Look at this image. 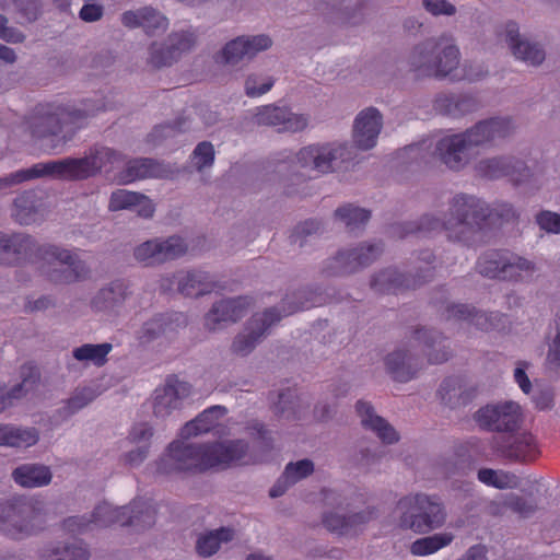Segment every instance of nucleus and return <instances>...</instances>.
I'll list each match as a JSON object with an SVG mask.
<instances>
[{"mask_svg":"<svg viewBox=\"0 0 560 560\" xmlns=\"http://www.w3.org/2000/svg\"><path fill=\"white\" fill-rule=\"evenodd\" d=\"M42 199L34 190L24 191L14 200L13 217L20 224L36 222L42 212Z\"/></svg>","mask_w":560,"mask_h":560,"instance_id":"38","label":"nucleus"},{"mask_svg":"<svg viewBox=\"0 0 560 560\" xmlns=\"http://www.w3.org/2000/svg\"><path fill=\"white\" fill-rule=\"evenodd\" d=\"M453 539L454 536L451 533L434 534L413 541L410 551L415 556H428L448 546Z\"/></svg>","mask_w":560,"mask_h":560,"instance_id":"45","label":"nucleus"},{"mask_svg":"<svg viewBox=\"0 0 560 560\" xmlns=\"http://www.w3.org/2000/svg\"><path fill=\"white\" fill-rule=\"evenodd\" d=\"M383 252L381 243L362 245L349 250L339 252L332 259L335 266L329 275L342 276L358 271L374 262Z\"/></svg>","mask_w":560,"mask_h":560,"instance_id":"18","label":"nucleus"},{"mask_svg":"<svg viewBox=\"0 0 560 560\" xmlns=\"http://www.w3.org/2000/svg\"><path fill=\"white\" fill-rule=\"evenodd\" d=\"M372 514L373 511H366L346 517L336 513H328L324 515L323 524L331 533L347 535L353 527L366 523Z\"/></svg>","mask_w":560,"mask_h":560,"instance_id":"41","label":"nucleus"},{"mask_svg":"<svg viewBox=\"0 0 560 560\" xmlns=\"http://www.w3.org/2000/svg\"><path fill=\"white\" fill-rule=\"evenodd\" d=\"M383 126L381 113L370 107L362 110L354 120L353 141L359 149L369 150L376 144Z\"/></svg>","mask_w":560,"mask_h":560,"instance_id":"25","label":"nucleus"},{"mask_svg":"<svg viewBox=\"0 0 560 560\" xmlns=\"http://www.w3.org/2000/svg\"><path fill=\"white\" fill-rule=\"evenodd\" d=\"M439 394L441 399L448 405L466 404L471 398V394L465 396L463 380L459 377L445 378L440 386Z\"/></svg>","mask_w":560,"mask_h":560,"instance_id":"47","label":"nucleus"},{"mask_svg":"<svg viewBox=\"0 0 560 560\" xmlns=\"http://www.w3.org/2000/svg\"><path fill=\"white\" fill-rule=\"evenodd\" d=\"M458 65L459 50L452 38L444 36L416 46L410 56L411 70L418 77L444 78L456 70Z\"/></svg>","mask_w":560,"mask_h":560,"instance_id":"8","label":"nucleus"},{"mask_svg":"<svg viewBox=\"0 0 560 560\" xmlns=\"http://www.w3.org/2000/svg\"><path fill=\"white\" fill-rule=\"evenodd\" d=\"M39 440L35 428L19 427L12 423H0V446L30 447Z\"/></svg>","mask_w":560,"mask_h":560,"instance_id":"35","label":"nucleus"},{"mask_svg":"<svg viewBox=\"0 0 560 560\" xmlns=\"http://www.w3.org/2000/svg\"><path fill=\"white\" fill-rule=\"evenodd\" d=\"M255 121L259 126L275 127L279 132H298L306 128L308 118L292 113L289 107L269 104L257 107Z\"/></svg>","mask_w":560,"mask_h":560,"instance_id":"17","label":"nucleus"},{"mask_svg":"<svg viewBox=\"0 0 560 560\" xmlns=\"http://www.w3.org/2000/svg\"><path fill=\"white\" fill-rule=\"evenodd\" d=\"M476 423L483 430L508 435L514 433L522 423L521 406L513 401L487 405L475 415Z\"/></svg>","mask_w":560,"mask_h":560,"instance_id":"13","label":"nucleus"},{"mask_svg":"<svg viewBox=\"0 0 560 560\" xmlns=\"http://www.w3.org/2000/svg\"><path fill=\"white\" fill-rule=\"evenodd\" d=\"M113 349L109 342L92 345L85 343L73 350V357L78 361L92 362L95 366H103L107 362V355Z\"/></svg>","mask_w":560,"mask_h":560,"instance_id":"44","label":"nucleus"},{"mask_svg":"<svg viewBox=\"0 0 560 560\" xmlns=\"http://www.w3.org/2000/svg\"><path fill=\"white\" fill-rule=\"evenodd\" d=\"M252 305L248 296L222 300L213 304L205 318V325L209 330H217L221 323H235L244 317Z\"/></svg>","mask_w":560,"mask_h":560,"instance_id":"24","label":"nucleus"},{"mask_svg":"<svg viewBox=\"0 0 560 560\" xmlns=\"http://www.w3.org/2000/svg\"><path fill=\"white\" fill-rule=\"evenodd\" d=\"M188 246L180 236L147 241L135 248V258L145 266L160 265L186 254Z\"/></svg>","mask_w":560,"mask_h":560,"instance_id":"14","label":"nucleus"},{"mask_svg":"<svg viewBox=\"0 0 560 560\" xmlns=\"http://www.w3.org/2000/svg\"><path fill=\"white\" fill-rule=\"evenodd\" d=\"M7 18L0 14V38L9 43H22L25 35L14 27L7 26Z\"/></svg>","mask_w":560,"mask_h":560,"instance_id":"61","label":"nucleus"},{"mask_svg":"<svg viewBox=\"0 0 560 560\" xmlns=\"http://www.w3.org/2000/svg\"><path fill=\"white\" fill-rule=\"evenodd\" d=\"M516 219V211L510 203L502 202L490 208L475 196L458 194L451 200L443 219L427 214L421 218L420 223H406L395 228L393 235L402 238L409 234L445 231L450 241L471 246L483 236L486 230L500 228Z\"/></svg>","mask_w":560,"mask_h":560,"instance_id":"2","label":"nucleus"},{"mask_svg":"<svg viewBox=\"0 0 560 560\" xmlns=\"http://www.w3.org/2000/svg\"><path fill=\"white\" fill-rule=\"evenodd\" d=\"M413 340L423 345V352L431 364H440L451 357L448 347L444 345L445 338L433 330L419 328L413 331Z\"/></svg>","mask_w":560,"mask_h":560,"instance_id":"32","label":"nucleus"},{"mask_svg":"<svg viewBox=\"0 0 560 560\" xmlns=\"http://www.w3.org/2000/svg\"><path fill=\"white\" fill-rule=\"evenodd\" d=\"M105 109L104 104L92 101H83L81 106L39 103L25 117L24 124L31 136L37 139L58 136L65 127L70 126L69 137L63 136V142H67L88 117Z\"/></svg>","mask_w":560,"mask_h":560,"instance_id":"6","label":"nucleus"},{"mask_svg":"<svg viewBox=\"0 0 560 560\" xmlns=\"http://www.w3.org/2000/svg\"><path fill=\"white\" fill-rule=\"evenodd\" d=\"M22 381L8 392H0V415L12 408L15 402L34 390L40 380L38 368L33 363H25L21 366Z\"/></svg>","mask_w":560,"mask_h":560,"instance_id":"29","label":"nucleus"},{"mask_svg":"<svg viewBox=\"0 0 560 560\" xmlns=\"http://www.w3.org/2000/svg\"><path fill=\"white\" fill-rule=\"evenodd\" d=\"M477 108L476 100L469 94H440L434 100V109L445 116L460 117Z\"/></svg>","mask_w":560,"mask_h":560,"instance_id":"34","label":"nucleus"},{"mask_svg":"<svg viewBox=\"0 0 560 560\" xmlns=\"http://www.w3.org/2000/svg\"><path fill=\"white\" fill-rule=\"evenodd\" d=\"M177 278L178 291L189 298H197L212 292L217 283L202 270L179 272Z\"/></svg>","mask_w":560,"mask_h":560,"instance_id":"33","label":"nucleus"},{"mask_svg":"<svg viewBox=\"0 0 560 560\" xmlns=\"http://www.w3.org/2000/svg\"><path fill=\"white\" fill-rule=\"evenodd\" d=\"M120 162H122V156L115 150L106 147H95L91 149L89 155L83 158L40 162L25 170L28 180L39 177L81 180L94 176L102 168H114Z\"/></svg>","mask_w":560,"mask_h":560,"instance_id":"7","label":"nucleus"},{"mask_svg":"<svg viewBox=\"0 0 560 560\" xmlns=\"http://www.w3.org/2000/svg\"><path fill=\"white\" fill-rule=\"evenodd\" d=\"M80 19L85 22H95L103 16V7L94 3H85L80 10Z\"/></svg>","mask_w":560,"mask_h":560,"instance_id":"64","label":"nucleus"},{"mask_svg":"<svg viewBox=\"0 0 560 560\" xmlns=\"http://www.w3.org/2000/svg\"><path fill=\"white\" fill-rule=\"evenodd\" d=\"M172 323V315L159 314L143 323L137 331V338L141 343H149L163 335L167 329H171Z\"/></svg>","mask_w":560,"mask_h":560,"instance_id":"43","label":"nucleus"},{"mask_svg":"<svg viewBox=\"0 0 560 560\" xmlns=\"http://www.w3.org/2000/svg\"><path fill=\"white\" fill-rule=\"evenodd\" d=\"M423 4L425 9L434 15H452L455 13V7L446 0H423Z\"/></svg>","mask_w":560,"mask_h":560,"instance_id":"63","label":"nucleus"},{"mask_svg":"<svg viewBox=\"0 0 560 560\" xmlns=\"http://www.w3.org/2000/svg\"><path fill=\"white\" fill-rule=\"evenodd\" d=\"M191 161L198 171L211 166L214 161V148L211 142H200L194 150Z\"/></svg>","mask_w":560,"mask_h":560,"instance_id":"52","label":"nucleus"},{"mask_svg":"<svg viewBox=\"0 0 560 560\" xmlns=\"http://www.w3.org/2000/svg\"><path fill=\"white\" fill-rule=\"evenodd\" d=\"M94 399V393L90 388H84L68 400V409L72 412L83 408Z\"/></svg>","mask_w":560,"mask_h":560,"instance_id":"62","label":"nucleus"},{"mask_svg":"<svg viewBox=\"0 0 560 560\" xmlns=\"http://www.w3.org/2000/svg\"><path fill=\"white\" fill-rule=\"evenodd\" d=\"M156 511V504L151 499L136 498L128 506H113L103 502L94 509L90 520L71 516L63 521L62 527L69 534H81L92 526L113 525L130 526L140 532L155 524Z\"/></svg>","mask_w":560,"mask_h":560,"instance_id":"5","label":"nucleus"},{"mask_svg":"<svg viewBox=\"0 0 560 560\" xmlns=\"http://www.w3.org/2000/svg\"><path fill=\"white\" fill-rule=\"evenodd\" d=\"M477 270L480 275L508 281H526L533 278L535 265L509 250H488L479 257Z\"/></svg>","mask_w":560,"mask_h":560,"instance_id":"10","label":"nucleus"},{"mask_svg":"<svg viewBox=\"0 0 560 560\" xmlns=\"http://www.w3.org/2000/svg\"><path fill=\"white\" fill-rule=\"evenodd\" d=\"M226 413L222 406H212L203 410L180 430V438L170 443L165 453L156 462V472L173 475L178 472H203L211 468H228L233 465L249 464L248 443L243 440L194 444L187 440L208 433L219 425Z\"/></svg>","mask_w":560,"mask_h":560,"instance_id":"1","label":"nucleus"},{"mask_svg":"<svg viewBox=\"0 0 560 560\" xmlns=\"http://www.w3.org/2000/svg\"><path fill=\"white\" fill-rule=\"evenodd\" d=\"M343 150L345 147L342 145H308L301 149L296 154L298 164L301 168L325 174L332 170L334 161L341 158Z\"/></svg>","mask_w":560,"mask_h":560,"instance_id":"23","label":"nucleus"},{"mask_svg":"<svg viewBox=\"0 0 560 560\" xmlns=\"http://www.w3.org/2000/svg\"><path fill=\"white\" fill-rule=\"evenodd\" d=\"M400 512V526L419 534L429 533L441 527L446 520L442 503L427 494H415L401 498L397 503Z\"/></svg>","mask_w":560,"mask_h":560,"instance_id":"9","label":"nucleus"},{"mask_svg":"<svg viewBox=\"0 0 560 560\" xmlns=\"http://www.w3.org/2000/svg\"><path fill=\"white\" fill-rule=\"evenodd\" d=\"M335 217L342 221L347 229L352 232L363 228L371 218V212L366 209L354 207L353 205H345L335 211Z\"/></svg>","mask_w":560,"mask_h":560,"instance_id":"46","label":"nucleus"},{"mask_svg":"<svg viewBox=\"0 0 560 560\" xmlns=\"http://www.w3.org/2000/svg\"><path fill=\"white\" fill-rule=\"evenodd\" d=\"M152 435V428L147 423H139L132 427L129 433V440L132 443L143 444L126 454L125 460L127 464L131 466L139 465L147 458L150 448L149 441Z\"/></svg>","mask_w":560,"mask_h":560,"instance_id":"39","label":"nucleus"},{"mask_svg":"<svg viewBox=\"0 0 560 560\" xmlns=\"http://www.w3.org/2000/svg\"><path fill=\"white\" fill-rule=\"evenodd\" d=\"M2 8L13 7L28 22L35 21L39 15V0H0Z\"/></svg>","mask_w":560,"mask_h":560,"instance_id":"51","label":"nucleus"},{"mask_svg":"<svg viewBox=\"0 0 560 560\" xmlns=\"http://www.w3.org/2000/svg\"><path fill=\"white\" fill-rule=\"evenodd\" d=\"M417 359L406 351L397 350L387 355L385 360L387 372L392 377L401 383L412 380L417 374Z\"/></svg>","mask_w":560,"mask_h":560,"instance_id":"37","label":"nucleus"},{"mask_svg":"<svg viewBox=\"0 0 560 560\" xmlns=\"http://www.w3.org/2000/svg\"><path fill=\"white\" fill-rule=\"evenodd\" d=\"M196 38L190 32L173 33L166 45L153 43L150 47L149 63L154 68L171 66L183 52L191 49Z\"/></svg>","mask_w":560,"mask_h":560,"instance_id":"20","label":"nucleus"},{"mask_svg":"<svg viewBox=\"0 0 560 560\" xmlns=\"http://www.w3.org/2000/svg\"><path fill=\"white\" fill-rule=\"evenodd\" d=\"M477 172L488 179L509 177L514 185L528 183L533 176L527 166L509 156L482 160L477 165Z\"/></svg>","mask_w":560,"mask_h":560,"instance_id":"19","label":"nucleus"},{"mask_svg":"<svg viewBox=\"0 0 560 560\" xmlns=\"http://www.w3.org/2000/svg\"><path fill=\"white\" fill-rule=\"evenodd\" d=\"M39 264L48 281L70 284L88 278L90 269L78 255L56 245H37L25 234L7 235L0 232V262L15 265L22 261Z\"/></svg>","mask_w":560,"mask_h":560,"instance_id":"3","label":"nucleus"},{"mask_svg":"<svg viewBox=\"0 0 560 560\" xmlns=\"http://www.w3.org/2000/svg\"><path fill=\"white\" fill-rule=\"evenodd\" d=\"M90 552L81 540L72 541L62 548H56L48 555L47 560H89Z\"/></svg>","mask_w":560,"mask_h":560,"instance_id":"48","label":"nucleus"},{"mask_svg":"<svg viewBox=\"0 0 560 560\" xmlns=\"http://www.w3.org/2000/svg\"><path fill=\"white\" fill-rule=\"evenodd\" d=\"M36 515L24 500L14 499L0 503V532L12 538L30 535L34 532Z\"/></svg>","mask_w":560,"mask_h":560,"instance_id":"15","label":"nucleus"},{"mask_svg":"<svg viewBox=\"0 0 560 560\" xmlns=\"http://www.w3.org/2000/svg\"><path fill=\"white\" fill-rule=\"evenodd\" d=\"M314 470V464L310 459H302L296 463H290L284 469V479H290L291 482H296Z\"/></svg>","mask_w":560,"mask_h":560,"instance_id":"53","label":"nucleus"},{"mask_svg":"<svg viewBox=\"0 0 560 560\" xmlns=\"http://www.w3.org/2000/svg\"><path fill=\"white\" fill-rule=\"evenodd\" d=\"M108 209L110 211L133 210L139 217L144 219L151 218L155 211L154 205L149 197L126 189H117L112 192Z\"/></svg>","mask_w":560,"mask_h":560,"instance_id":"30","label":"nucleus"},{"mask_svg":"<svg viewBox=\"0 0 560 560\" xmlns=\"http://www.w3.org/2000/svg\"><path fill=\"white\" fill-rule=\"evenodd\" d=\"M311 306H314V304L301 302L299 304L289 305L288 310H284L283 315H281L276 307L268 308L262 314L253 315L247 323L244 332L235 337L232 343L233 353L238 355L248 354L256 347L260 338L265 336L268 329L278 323L283 316L310 308Z\"/></svg>","mask_w":560,"mask_h":560,"instance_id":"12","label":"nucleus"},{"mask_svg":"<svg viewBox=\"0 0 560 560\" xmlns=\"http://www.w3.org/2000/svg\"><path fill=\"white\" fill-rule=\"evenodd\" d=\"M478 479L487 486L498 489H506L515 486V476L503 471H495L491 468H482L478 471Z\"/></svg>","mask_w":560,"mask_h":560,"instance_id":"49","label":"nucleus"},{"mask_svg":"<svg viewBox=\"0 0 560 560\" xmlns=\"http://www.w3.org/2000/svg\"><path fill=\"white\" fill-rule=\"evenodd\" d=\"M270 46L271 39L267 35L240 36L224 46L221 57L223 62L234 65L243 58H253L256 54L268 49Z\"/></svg>","mask_w":560,"mask_h":560,"instance_id":"26","label":"nucleus"},{"mask_svg":"<svg viewBox=\"0 0 560 560\" xmlns=\"http://www.w3.org/2000/svg\"><path fill=\"white\" fill-rule=\"evenodd\" d=\"M355 408L362 425L375 432L382 442L392 444L398 441L396 430L384 418L376 416L369 402L358 401Z\"/></svg>","mask_w":560,"mask_h":560,"instance_id":"31","label":"nucleus"},{"mask_svg":"<svg viewBox=\"0 0 560 560\" xmlns=\"http://www.w3.org/2000/svg\"><path fill=\"white\" fill-rule=\"evenodd\" d=\"M555 325L557 334L552 343L550 345L547 355V363L551 370H558L560 368V313L556 315Z\"/></svg>","mask_w":560,"mask_h":560,"instance_id":"56","label":"nucleus"},{"mask_svg":"<svg viewBox=\"0 0 560 560\" xmlns=\"http://www.w3.org/2000/svg\"><path fill=\"white\" fill-rule=\"evenodd\" d=\"M154 16L153 8L144 7L138 10L126 11L121 15V23L128 28L142 27V20Z\"/></svg>","mask_w":560,"mask_h":560,"instance_id":"55","label":"nucleus"},{"mask_svg":"<svg viewBox=\"0 0 560 560\" xmlns=\"http://www.w3.org/2000/svg\"><path fill=\"white\" fill-rule=\"evenodd\" d=\"M490 446L501 457L522 462L534 460L539 453L535 436L528 432L494 435Z\"/></svg>","mask_w":560,"mask_h":560,"instance_id":"16","label":"nucleus"},{"mask_svg":"<svg viewBox=\"0 0 560 560\" xmlns=\"http://www.w3.org/2000/svg\"><path fill=\"white\" fill-rule=\"evenodd\" d=\"M320 222L314 219H310L298 224L290 236L291 243H299V246L302 247L304 245V238L316 234L320 230Z\"/></svg>","mask_w":560,"mask_h":560,"instance_id":"54","label":"nucleus"},{"mask_svg":"<svg viewBox=\"0 0 560 560\" xmlns=\"http://www.w3.org/2000/svg\"><path fill=\"white\" fill-rule=\"evenodd\" d=\"M178 173L171 165L153 159L141 158L129 161L121 173V180L131 183L145 178H173Z\"/></svg>","mask_w":560,"mask_h":560,"instance_id":"27","label":"nucleus"},{"mask_svg":"<svg viewBox=\"0 0 560 560\" xmlns=\"http://www.w3.org/2000/svg\"><path fill=\"white\" fill-rule=\"evenodd\" d=\"M505 40L517 59L532 66H538L545 60L544 49L536 43L522 38L515 22H509L505 25Z\"/></svg>","mask_w":560,"mask_h":560,"instance_id":"28","label":"nucleus"},{"mask_svg":"<svg viewBox=\"0 0 560 560\" xmlns=\"http://www.w3.org/2000/svg\"><path fill=\"white\" fill-rule=\"evenodd\" d=\"M257 83H258V77H256V75H249L246 79L245 91L249 97L260 96V95L267 93L268 91H270L271 88L273 86V81L271 79L264 81L259 88H257Z\"/></svg>","mask_w":560,"mask_h":560,"instance_id":"60","label":"nucleus"},{"mask_svg":"<svg viewBox=\"0 0 560 560\" xmlns=\"http://www.w3.org/2000/svg\"><path fill=\"white\" fill-rule=\"evenodd\" d=\"M234 532L229 527L212 530L199 537L196 545L197 552L202 557H210L219 550L222 542L232 540Z\"/></svg>","mask_w":560,"mask_h":560,"instance_id":"42","label":"nucleus"},{"mask_svg":"<svg viewBox=\"0 0 560 560\" xmlns=\"http://www.w3.org/2000/svg\"><path fill=\"white\" fill-rule=\"evenodd\" d=\"M127 296V287L122 281H114L109 287L103 288L93 298L92 306L96 311H113L122 302Z\"/></svg>","mask_w":560,"mask_h":560,"instance_id":"40","label":"nucleus"},{"mask_svg":"<svg viewBox=\"0 0 560 560\" xmlns=\"http://www.w3.org/2000/svg\"><path fill=\"white\" fill-rule=\"evenodd\" d=\"M154 16L142 20V28L148 35H155L158 32L166 31L168 26V20L158 10L153 9Z\"/></svg>","mask_w":560,"mask_h":560,"instance_id":"58","label":"nucleus"},{"mask_svg":"<svg viewBox=\"0 0 560 560\" xmlns=\"http://www.w3.org/2000/svg\"><path fill=\"white\" fill-rule=\"evenodd\" d=\"M191 386L182 382L176 375H170L165 385L155 389L153 412L156 417H165L172 410L179 408L182 400L189 396Z\"/></svg>","mask_w":560,"mask_h":560,"instance_id":"22","label":"nucleus"},{"mask_svg":"<svg viewBox=\"0 0 560 560\" xmlns=\"http://www.w3.org/2000/svg\"><path fill=\"white\" fill-rule=\"evenodd\" d=\"M539 228L549 233H560V214L551 211H541L536 215Z\"/></svg>","mask_w":560,"mask_h":560,"instance_id":"57","label":"nucleus"},{"mask_svg":"<svg viewBox=\"0 0 560 560\" xmlns=\"http://www.w3.org/2000/svg\"><path fill=\"white\" fill-rule=\"evenodd\" d=\"M503 506L516 513L521 517H529L537 510V503L532 498L510 494L505 498Z\"/></svg>","mask_w":560,"mask_h":560,"instance_id":"50","label":"nucleus"},{"mask_svg":"<svg viewBox=\"0 0 560 560\" xmlns=\"http://www.w3.org/2000/svg\"><path fill=\"white\" fill-rule=\"evenodd\" d=\"M419 259L424 266L418 267V272L413 277H406L398 273L395 269H385L375 275L371 281V288L377 293L398 294L409 289H417L423 283L430 281L433 277L435 266L432 265L434 255L424 250L420 254Z\"/></svg>","mask_w":560,"mask_h":560,"instance_id":"11","label":"nucleus"},{"mask_svg":"<svg viewBox=\"0 0 560 560\" xmlns=\"http://www.w3.org/2000/svg\"><path fill=\"white\" fill-rule=\"evenodd\" d=\"M515 126L509 117H493L477 122L463 133L440 139L435 152L450 170L458 171L468 162L471 150L493 145L510 137Z\"/></svg>","mask_w":560,"mask_h":560,"instance_id":"4","label":"nucleus"},{"mask_svg":"<svg viewBox=\"0 0 560 560\" xmlns=\"http://www.w3.org/2000/svg\"><path fill=\"white\" fill-rule=\"evenodd\" d=\"M298 401L296 388H287L278 395V401L275 404V412L283 416L293 409V404Z\"/></svg>","mask_w":560,"mask_h":560,"instance_id":"59","label":"nucleus"},{"mask_svg":"<svg viewBox=\"0 0 560 560\" xmlns=\"http://www.w3.org/2000/svg\"><path fill=\"white\" fill-rule=\"evenodd\" d=\"M446 319L465 322L482 331L501 330L506 316L500 313H482L468 304H451L446 307Z\"/></svg>","mask_w":560,"mask_h":560,"instance_id":"21","label":"nucleus"},{"mask_svg":"<svg viewBox=\"0 0 560 560\" xmlns=\"http://www.w3.org/2000/svg\"><path fill=\"white\" fill-rule=\"evenodd\" d=\"M49 467L38 464H23L12 471L13 480L24 488H38L51 481Z\"/></svg>","mask_w":560,"mask_h":560,"instance_id":"36","label":"nucleus"}]
</instances>
